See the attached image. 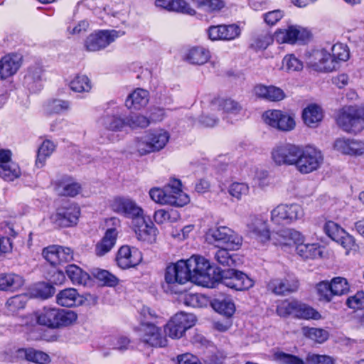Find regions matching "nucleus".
Listing matches in <instances>:
<instances>
[{
  "mask_svg": "<svg viewBox=\"0 0 364 364\" xmlns=\"http://www.w3.org/2000/svg\"><path fill=\"white\" fill-rule=\"evenodd\" d=\"M99 123L105 129L114 132H120L126 127L125 119L117 114H106L100 119Z\"/></svg>",
  "mask_w": 364,
  "mask_h": 364,
  "instance_id": "c9c22d12",
  "label": "nucleus"
},
{
  "mask_svg": "<svg viewBox=\"0 0 364 364\" xmlns=\"http://www.w3.org/2000/svg\"><path fill=\"white\" fill-rule=\"evenodd\" d=\"M181 182L178 179L171 180L164 186V191L168 197L171 198L168 205L183 207L190 202V198L181 188Z\"/></svg>",
  "mask_w": 364,
  "mask_h": 364,
  "instance_id": "6ab92c4d",
  "label": "nucleus"
},
{
  "mask_svg": "<svg viewBox=\"0 0 364 364\" xmlns=\"http://www.w3.org/2000/svg\"><path fill=\"white\" fill-rule=\"evenodd\" d=\"M21 175L19 166L15 161H9L0 171V178L6 181H14Z\"/></svg>",
  "mask_w": 364,
  "mask_h": 364,
  "instance_id": "79ce46f5",
  "label": "nucleus"
},
{
  "mask_svg": "<svg viewBox=\"0 0 364 364\" xmlns=\"http://www.w3.org/2000/svg\"><path fill=\"white\" fill-rule=\"evenodd\" d=\"M338 126L349 133H358L364 129V107H343L336 117Z\"/></svg>",
  "mask_w": 364,
  "mask_h": 364,
  "instance_id": "20e7f679",
  "label": "nucleus"
},
{
  "mask_svg": "<svg viewBox=\"0 0 364 364\" xmlns=\"http://www.w3.org/2000/svg\"><path fill=\"white\" fill-rule=\"evenodd\" d=\"M196 322L195 316L193 314L185 313L176 314L169 321L168 326L170 328L178 327L183 328L186 332V330L191 328Z\"/></svg>",
  "mask_w": 364,
  "mask_h": 364,
  "instance_id": "58836bf2",
  "label": "nucleus"
},
{
  "mask_svg": "<svg viewBox=\"0 0 364 364\" xmlns=\"http://www.w3.org/2000/svg\"><path fill=\"white\" fill-rule=\"evenodd\" d=\"M299 146L292 144L276 145L271 151V159L277 166H294Z\"/></svg>",
  "mask_w": 364,
  "mask_h": 364,
  "instance_id": "dca6fc26",
  "label": "nucleus"
},
{
  "mask_svg": "<svg viewBox=\"0 0 364 364\" xmlns=\"http://www.w3.org/2000/svg\"><path fill=\"white\" fill-rule=\"evenodd\" d=\"M297 318L303 320L318 321L322 319L323 316L316 309L301 302L299 314L297 315Z\"/></svg>",
  "mask_w": 364,
  "mask_h": 364,
  "instance_id": "49530a36",
  "label": "nucleus"
},
{
  "mask_svg": "<svg viewBox=\"0 0 364 364\" xmlns=\"http://www.w3.org/2000/svg\"><path fill=\"white\" fill-rule=\"evenodd\" d=\"M307 364H334V359L328 355L309 353L306 355Z\"/></svg>",
  "mask_w": 364,
  "mask_h": 364,
  "instance_id": "774afa93",
  "label": "nucleus"
},
{
  "mask_svg": "<svg viewBox=\"0 0 364 364\" xmlns=\"http://www.w3.org/2000/svg\"><path fill=\"white\" fill-rule=\"evenodd\" d=\"M22 64V56L9 54L0 60V79L5 80L15 75Z\"/></svg>",
  "mask_w": 364,
  "mask_h": 364,
  "instance_id": "a878e982",
  "label": "nucleus"
},
{
  "mask_svg": "<svg viewBox=\"0 0 364 364\" xmlns=\"http://www.w3.org/2000/svg\"><path fill=\"white\" fill-rule=\"evenodd\" d=\"M112 210L135 221L144 217V210L134 200L124 197H115L109 203Z\"/></svg>",
  "mask_w": 364,
  "mask_h": 364,
  "instance_id": "2eb2a0df",
  "label": "nucleus"
},
{
  "mask_svg": "<svg viewBox=\"0 0 364 364\" xmlns=\"http://www.w3.org/2000/svg\"><path fill=\"white\" fill-rule=\"evenodd\" d=\"M139 340L145 345L151 347H164L166 338L163 336L160 327L151 322H141L137 328Z\"/></svg>",
  "mask_w": 364,
  "mask_h": 364,
  "instance_id": "4468645a",
  "label": "nucleus"
},
{
  "mask_svg": "<svg viewBox=\"0 0 364 364\" xmlns=\"http://www.w3.org/2000/svg\"><path fill=\"white\" fill-rule=\"evenodd\" d=\"M142 259L141 251L129 245L122 246L118 250L116 255L117 264L123 269L136 267L141 262Z\"/></svg>",
  "mask_w": 364,
  "mask_h": 364,
  "instance_id": "a211bd4d",
  "label": "nucleus"
},
{
  "mask_svg": "<svg viewBox=\"0 0 364 364\" xmlns=\"http://www.w3.org/2000/svg\"><path fill=\"white\" fill-rule=\"evenodd\" d=\"M80 208L73 203H66L58 208L50 216L52 224L59 228H68L77 223Z\"/></svg>",
  "mask_w": 364,
  "mask_h": 364,
  "instance_id": "9b49d317",
  "label": "nucleus"
},
{
  "mask_svg": "<svg viewBox=\"0 0 364 364\" xmlns=\"http://www.w3.org/2000/svg\"><path fill=\"white\" fill-rule=\"evenodd\" d=\"M302 333L306 337L318 343H322L328 338V333L322 328L304 327Z\"/></svg>",
  "mask_w": 364,
  "mask_h": 364,
  "instance_id": "a18cd8bd",
  "label": "nucleus"
},
{
  "mask_svg": "<svg viewBox=\"0 0 364 364\" xmlns=\"http://www.w3.org/2000/svg\"><path fill=\"white\" fill-rule=\"evenodd\" d=\"M126 126L135 128H145L149 125V120L147 117L140 114H132L125 119Z\"/></svg>",
  "mask_w": 364,
  "mask_h": 364,
  "instance_id": "bf43d9fd",
  "label": "nucleus"
},
{
  "mask_svg": "<svg viewBox=\"0 0 364 364\" xmlns=\"http://www.w3.org/2000/svg\"><path fill=\"white\" fill-rule=\"evenodd\" d=\"M295 127L296 122L294 117L280 110V117L277 129L282 132H290L293 130Z\"/></svg>",
  "mask_w": 364,
  "mask_h": 364,
  "instance_id": "864d4df0",
  "label": "nucleus"
},
{
  "mask_svg": "<svg viewBox=\"0 0 364 364\" xmlns=\"http://www.w3.org/2000/svg\"><path fill=\"white\" fill-rule=\"evenodd\" d=\"M298 288V280L290 275L284 278L273 279L268 284V289L277 295L294 292L297 291Z\"/></svg>",
  "mask_w": 364,
  "mask_h": 364,
  "instance_id": "5701e85b",
  "label": "nucleus"
},
{
  "mask_svg": "<svg viewBox=\"0 0 364 364\" xmlns=\"http://www.w3.org/2000/svg\"><path fill=\"white\" fill-rule=\"evenodd\" d=\"M273 360L279 364H306L301 358L282 351L274 353Z\"/></svg>",
  "mask_w": 364,
  "mask_h": 364,
  "instance_id": "6e6d98bb",
  "label": "nucleus"
},
{
  "mask_svg": "<svg viewBox=\"0 0 364 364\" xmlns=\"http://www.w3.org/2000/svg\"><path fill=\"white\" fill-rule=\"evenodd\" d=\"M149 195L151 199L158 204L166 205V203H171V198L166 196L164 187H154L151 188Z\"/></svg>",
  "mask_w": 364,
  "mask_h": 364,
  "instance_id": "e2e57ef3",
  "label": "nucleus"
},
{
  "mask_svg": "<svg viewBox=\"0 0 364 364\" xmlns=\"http://www.w3.org/2000/svg\"><path fill=\"white\" fill-rule=\"evenodd\" d=\"M290 228L282 229L274 232L272 236L271 235V240L275 245L281 247H289L290 246V238H289Z\"/></svg>",
  "mask_w": 364,
  "mask_h": 364,
  "instance_id": "4d7b16f0",
  "label": "nucleus"
},
{
  "mask_svg": "<svg viewBox=\"0 0 364 364\" xmlns=\"http://www.w3.org/2000/svg\"><path fill=\"white\" fill-rule=\"evenodd\" d=\"M117 237L115 228L107 230L103 237L95 245V253L102 257L108 253L114 246Z\"/></svg>",
  "mask_w": 364,
  "mask_h": 364,
  "instance_id": "2f4dec72",
  "label": "nucleus"
},
{
  "mask_svg": "<svg viewBox=\"0 0 364 364\" xmlns=\"http://www.w3.org/2000/svg\"><path fill=\"white\" fill-rule=\"evenodd\" d=\"M336 151L350 156H359L364 154V141L348 138H338L333 143Z\"/></svg>",
  "mask_w": 364,
  "mask_h": 364,
  "instance_id": "4be33fe9",
  "label": "nucleus"
},
{
  "mask_svg": "<svg viewBox=\"0 0 364 364\" xmlns=\"http://www.w3.org/2000/svg\"><path fill=\"white\" fill-rule=\"evenodd\" d=\"M210 58V53L208 49L200 46H189L184 50L183 60L194 65L205 64Z\"/></svg>",
  "mask_w": 364,
  "mask_h": 364,
  "instance_id": "b1692460",
  "label": "nucleus"
},
{
  "mask_svg": "<svg viewBox=\"0 0 364 364\" xmlns=\"http://www.w3.org/2000/svg\"><path fill=\"white\" fill-rule=\"evenodd\" d=\"M274 37L265 32L257 36L251 43V48L256 51L264 50L273 43Z\"/></svg>",
  "mask_w": 364,
  "mask_h": 364,
  "instance_id": "c03bdc74",
  "label": "nucleus"
},
{
  "mask_svg": "<svg viewBox=\"0 0 364 364\" xmlns=\"http://www.w3.org/2000/svg\"><path fill=\"white\" fill-rule=\"evenodd\" d=\"M36 316L38 324L53 329L69 326L77 320L75 311L56 307H44Z\"/></svg>",
  "mask_w": 364,
  "mask_h": 364,
  "instance_id": "f257e3e1",
  "label": "nucleus"
},
{
  "mask_svg": "<svg viewBox=\"0 0 364 364\" xmlns=\"http://www.w3.org/2000/svg\"><path fill=\"white\" fill-rule=\"evenodd\" d=\"M220 281L225 287L236 291L248 290L255 284L254 280L248 275L235 269L222 271Z\"/></svg>",
  "mask_w": 364,
  "mask_h": 364,
  "instance_id": "f8f14e48",
  "label": "nucleus"
},
{
  "mask_svg": "<svg viewBox=\"0 0 364 364\" xmlns=\"http://www.w3.org/2000/svg\"><path fill=\"white\" fill-rule=\"evenodd\" d=\"M331 292L333 296H341L347 294L350 290V286L346 279L343 277H335L331 281Z\"/></svg>",
  "mask_w": 364,
  "mask_h": 364,
  "instance_id": "8fccbe9b",
  "label": "nucleus"
},
{
  "mask_svg": "<svg viewBox=\"0 0 364 364\" xmlns=\"http://www.w3.org/2000/svg\"><path fill=\"white\" fill-rule=\"evenodd\" d=\"M65 272L74 284L85 286L90 280V275L75 264L67 266Z\"/></svg>",
  "mask_w": 364,
  "mask_h": 364,
  "instance_id": "4c0bfd02",
  "label": "nucleus"
},
{
  "mask_svg": "<svg viewBox=\"0 0 364 364\" xmlns=\"http://www.w3.org/2000/svg\"><path fill=\"white\" fill-rule=\"evenodd\" d=\"M205 241L218 247L237 250L242 244V238L227 226H218L208 229L205 235Z\"/></svg>",
  "mask_w": 364,
  "mask_h": 364,
  "instance_id": "7ed1b4c3",
  "label": "nucleus"
},
{
  "mask_svg": "<svg viewBox=\"0 0 364 364\" xmlns=\"http://www.w3.org/2000/svg\"><path fill=\"white\" fill-rule=\"evenodd\" d=\"M149 95L147 90L137 88L129 94L125 101V105L130 109H140L149 102Z\"/></svg>",
  "mask_w": 364,
  "mask_h": 364,
  "instance_id": "7c9ffc66",
  "label": "nucleus"
},
{
  "mask_svg": "<svg viewBox=\"0 0 364 364\" xmlns=\"http://www.w3.org/2000/svg\"><path fill=\"white\" fill-rule=\"evenodd\" d=\"M125 35L123 30H101L90 33L85 40L84 47L89 52L105 48L117 38Z\"/></svg>",
  "mask_w": 364,
  "mask_h": 364,
  "instance_id": "1a4fd4ad",
  "label": "nucleus"
},
{
  "mask_svg": "<svg viewBox=\"0 0 364 364\" xmlns=\"http://www.w3.org/2000/svg\"><path fill=\"white\" fill-rule=\"evenodd\" d=\"M274 37L275 41L279 44L287 43L294 45L297 42L309 41L311 37V33L306 27L292 24L277 29Z\"/></svg>",
  "mask_w": 364,
  "mask_h": 364,
  "instance_id": "9d476101",
  "label": "nucleus"
},
{
  "mask_svg": "<svg viewBox=\"0 0 364 364\" xmlns=\"http://www.w3.org/2000/svg\"><path fill=\"white\" fill-rule=\"evenodd\" d=\"M169 139L170 134L166 130H152L136 137L134 141V148L139 156H144L162 150Z\"/></svg>",
  "mask_w": 364,
  "mask_h": 364,
  "instance_id": "f03ea898",
  "label": "nucleus"
},
{
  "mask_svg": "<svg viewBox=\"0 0 364 364\" xmlns=\"http://www.w3.org/2000/svg\"><path fill=\"white\" fill-rule=\"evenodd\" d=\"M323 231L332 240L336 241L346 231L338 224L331 220H328L323 225Z\"/></svg>",
  "mask_w": 364,
  "mask_h": 364,
  "instance_id": "5fc2aeb1",
  "label": "nucleus"
},
{
  "mask_svg": "<svg viewBox=\"0 0 364 364\" xmlns=\"http://www.w3.org/2000/svg\"><path fill=\"white\" fill-rule=\"evenodd\" d=\"M316 289L320 301L329 302L332 300L333 295L330 282L322 281L316 284Z\"/></svg>",
  "mask_w": 364,
  "mask_h": 364,
  "instance_id": "052dcab7",
  "label": "nucleus"
},
{
  "mask_svg": "<svg viewBox=\"0 0 364 364\" xmlns=\"http://www.w3.org/2000/svg\"><path fill=\"white\" fill-rule=\"evenodd\" d=\"M331 60L334 63V69L339 68L342 62H346L350 58V50L348 47L343 43H336L331 48Z\"/></svg>",
  "mask_w": 364,
  "mask_h": 364,
  "instance_id": "e433bc0d",
  "label": "nucleus"
},
{
  "mask_svg": "<svg viewBox=\"0 0 364 364\" xmlns=\"http://www.w3.org/2000/svg\"><path fill=\"white\" fill-rule=\"evenodd\" d=\"M56 146V144L50 139L43 140L38 149L36 160V165L38 168H42L45 166L46 160L55 151Z\"/></svg>",
  "mask_w": 364,
  "mask_h": 364,
  "instance_id": "f704fd0d",
  "label": "nucleus"
},
{
  "mask_svg": "<svg viewBox=\"0 0 364 364\" xmlns=\"http://www.w3.org/2000/svg\"><path fill=\"white\" fill-rule=\"evenodd\" d=\"M296 161V169L301 174H309L320 168L323 162V156L320 150L314 146H299Z\"/></svg>",
  "mask_w": 364,
  "mask_h": 364,
  "instance_id": "39448f33",
  "label": "nucleus"
},
{
  "mask_svg": "<svg viewBox=\"0 0 364 364\" xmlns=\"http://www.w3.org/2000/svg\"><path fill=\"white\" fill-rule=\"evenodd\" d=\"M134 228L139 240L148 243H153L156 241L158 230L152 223H147L144 216L134 222Z\"/></svg>",
  "mask_w": 364,
  "mask_h": 364,
  "instance_id": "393cba45",
  "label": "nucleus"
},
{
  "mask_svg": "<svg viewBox=\"0 0 364 364\" xmlns=\"http://www.w3.org/2000/svg\"><path fill=\"white\" fill-rule=\"evenodd\" d=\"M296 252L305 259H313L321 256L320 247L316 243L300 244L296 247Z\"/></svg>",
  "mask_w": 364,
  "mask_h": 364,
  "instance_id": "a19ab883",
  "label": "nucleus"
},
{
  "mask_svg": "<svg viewBox=\"0 0 364 364\" xmlns=\"http://www.w3.org/2000/svg\"><path fill=\"white\" fill-rule=\"evenodd\" d=\"M27 301V296L24 294L16 295L11 297L6 302L8 309L11 312H16L18 310L25 307Z\"/></svg>",
  "mask_w": 364,
  "mask_h": 364,
  "instance_id": "338daca9",
  "label": "nucleus"
},
{
  "mask_svg": "<svg viewBox=\"0 0 364 364\" xmlns=\"http://www.w3.org/2000/svg\"><path fill=\"white\" fill-rule=\"evenodd\" d=\"M70 108V102L63 100H53L48 102L46 109L47 112L50 114L60 113L68 110Z\"/></svg>",
  "mask_w": 364,
  "mask_h": 364,
  "instance_id": "680f3d73",
  "label": "nucleus"
},
{
  "mask_svg": "<svg viewBox=\"0 0 364 364\" xmlns=\"http://www.w3.org/2000/svg\"><path fill=\"white\" fill-rule=\"evenodd\" d=\"M224 41H231L238 38L242 33L240 26L236 23L223 24Z\"/></svg>",
  "mask_w": 364,
  "mask_h": 364,
  "instance_id": "13d9d810",
  "label": "nucleus"
},
{
  "mask_svg": "<svg viewBox=\"0 0 364 364\" xmlns=\"http://www.w3.org/2000/svg\"><path fill=\"white\" fill-rule=\"evenodd\" d=\"M304 210L301 205L296 203H280L270 211V220L274 224H292L301 220Z\"/></svg>",
  "mask_w": 364,
  "mask_h": 364,
  "instance_id": "423d86ee",
  "label": "nucleus"
},
{
  "mask_svg": "<svg viewBox=\"0 0 364 364\" xmlns=\"http://www.w3.org/2000/svg\"><path fill=\"white\" fill-rule=\"evenodd\" d=\"M23 277L14 272L0 273V290L16 291L24 285Z\"/></svg>",
  "mask_w": 364,
  "mask_h": 364,
  "instance_id": "c756f323",
  "label": "nucleus"
},
{
  "mask_svg": "<svg viewBox=\"0 0 364 364\" xmlns=\"http://www.w3.org/2000/svg\"><path fill=\"white\" fill-rule=\"evenodd\" d=\"M279 117L280 110L269 109L262 114V119L265 124L277 129V125L279 124Z\"/></svg>",
  "mask_w": 364,
  "mask_h": 364,
  "instance_id": "0e129e2a",
  "label": "nucleus"
},
{
  "mask_svg": "<svg viewBox=\"0 0 364 364\" xmlns=\"http://www.w3.org/2000/svg\"><path fill=\"white\" fill-rule=\"evenodd\" d=\"M55 300L59 306L71 308L85 305L87 298L74 288H66L56 294Z\"/></svg>",
  "mask_w": 364,
  "mask_h": 364,
  "instance_id": "412c9836",
  "label": "nucleus"
},
{
  "mask_svg": "<svg viewBox=\"0 0 364 364\" xmlns=\"http://www.w3.org/2000/svg\"><path fill=\"white\" fill-rule=\"evenodd\" d=\"M14 356L17 360L36 364H48L50 362V358L47 353L32 348H19L15 351Z\"/></svg>",
  "mask_w": 364,
  "mask_h": 364,
  "instance_id": "bb28decb",
  "label": "nucleus"
},
{
  "mask_svg": "<svg viewBox=\"0 0 364 364\" xmlns=\"http://www.w3.org/2000/svg\"><path fill=\"white\" fill-rule=\"evenodd\" d=\"M193 4L204 13L215 16L226 7L225 0H191Z\"/></svg>",
  "mask_w": 364,
  "mask_h": 364,
  "instance_id": "473e14b6",
  "label": "nucleus"
},
{
  "mask_svg": "<svg viewBox=\"0 0 364 364\" xmlns=\"http://www.w3.org/2000/svg\"><path fill=\"white\" fill-rule=\"evenodd\" d=\"M305 63L308 68L318 73L335 71L334 63L331 60V53L327 50H314L305 54Z\"/></svg>",
  "mask_w": 364,
  "mask_h": 364,
  "instance_id": "ddd939ff",
  "label": "nucleus"
},
{
  "mask_svg": "<svg viewBox=\"0 0 364 364\" xmlns=\"http://www.w3.org/2000/svg\"><path fill=\"white\" fill-rule=\"evenodd\" d=\"M184 260L171 264L166 269L163 287L166 291L177 293V287L191 281Z\"/></svg>",
  "mask_w": 364,
  "mask_h": 364,
  "instance_id": "0eeeda50",
  "label": "nucleus"
},
{
  "mask_svg": "<svg viewBox=\"0 0 364 364\" xmlns=\"http://www.w3.org/2000/svg\"><path fill=\"white\" fill-rule=\"evenodd\" d=\"M228 192L232 197L240 200L248 195L250 187L245 183L235 182L229 186Z\"/></svg>",
  "mask_w": 364,
  "mask_h": 364,
  "instance_id": "603ef678",
  "label": "nucleus"
},
{
  "mask_svg": "<svg viewBox=\"0 0 364 364\" xmlns=\"http://www.w3.org/2000/svg\"><path fill=\"white\" fill-rule=\"evenodd\" d=\"M210 304L215 311L227 317L232 316L235 311V304L228 296H220L215 298Z\"/></svg>",
  "mask_w": 364,
  "mask_h": 364,
  "instance_id": "72a5a7b5",
  "label": "nucleus"
},
{
  "mask_svg": "<svg viewBox=\"0 0 364 364\" xmlns=\"http://www.w3.org/2000/svg\"><path fill=\"white\" fill-rule=\"evenodd\" d=\"M212 112H218L224 115V117H233L241 114L242 105L237 101L231 99H215L210 104Z\"/></svg>",
  "mask_w": 364,
  "mask_h": 364,
  "instance_id": "aec40b11",
  "label": "nucleus"
},
{
  "mask_svg": "<svg viewBox=\"0 0 364 364\" xmlns=\"http://www.w3.org/2000/svg\"><path fill=\"white\" fill-rule=\"evenodd\" d=\"M246 232L251 238L261 244L265 245L271 240L270 227L264 215H250L246 221Z\"/></svg>",
  "mask_w": 364,
  "mask_h": 364,
  "instance_id": "6e6552de",
  "label": "nucleus"
},
{
  "mask_svg": "<svg viewBox=\"0 0 364 364\" xmlns=\"http://www.w3.org/2000/svg\"><path fill=\"white\" fill-rule=\"evenodd\" d=\"M297 318L303 320L318 321L322 319L323 316L316 309L301 302L299 314L297 315Z\"/></svg>",
  "mask_w": 364,
  "mask_h": 364,
  "instance_id": "de8ad7c7",
  "label": "nucleus"
},
{
  "mask_svg": "<svg viewBox=\"0 0 364 364\" xmlns=\"http://www.w3.org/2000/svg\"><path fill=\"white\" fill-rule=\"evenodd\" d=\"M343 249L346 250V254L348 255L351 251L355 250L356 248V244L355 239L353 236L345 231L341 236L340 238L335 241Z\"/></svg>",
  "mask_w": 364,
  "mask_h": 364,
  "instance_id": "69168bd1",
  "label": "nucleus"
},
{
  "mask_svg": "<svg viewBox=\"0 0 364 364\" xmlns=\"http://www.w3.org/2000/svg\"><path fill=\"white\" fill-rule=\"evenodd\" d=\"M324 112L321 107L316 104H310L302 112L304 124L309 127H316L323 120Z\"/></svg>",
  "mask_w": 364,
  "mask_h": 364,
  "instance_id": "c85d7f7f",
  "label": "nucleus"
},
{
  "mask_svg": "<svg viewBox=\"0 0 364 364\" xmlns=\"http://www.w3.org/2000/svg\"><path fill=\"white\" fill-rule=\"evenodd\" d=\"M180 218V214L177 210L159 209L154 213V221L159 225L166 223H176Z\"/></svg>",
  "mask_w": 364,
  "mask_h": 364,
  "instance_id": "37998d69",
  "label": "nucleus"
},
{
  "mask_svg": "<svg viewBox=\"0 0 364 364\" xmlns=\"http://www.w3.org/2000/svg\"><path fill=\"white\" fill-rule=\"evenodd\" d=\"M190 274L191 282L200 283L201 279H207L209 276L210 264L205 257L199 255H193L187 260H184Z\"/></svg>",
  "mask_w": 364,
  "mask_h": 364,
  "instance_id": "f3484780",
  "label": "nucleus"
},
{
  "mask_svg": "<svg viewBox=\"0 0 364 364\" xmlns=\"http://www.w3.org/2000/svg\"><path fill=\"white\" fill-rule=\"evenodd\" d=\"M81 189L79 183L75 182H62L56 187V192L58 195L63 196H75L77 195Z\"/></svg>",
  "mask_w": 364,
  "mask_h": 364,
  "instance_id": "09e8293b",
  "label": "nucleus"
},
{
  "mask_svg": "<svg viewBox=\"0 0 364 364\" xmlns=\"http://www.w3.org/2000/svg\"><path fill=\"white\" fill-rule=\"evenodd\" d=\"M155 6L169 11H176L194 16L196 11L184 0H156Z\"/></svg>",
  "mask_w": 364,
  "mask_h": 364,
  "instance_id": "cd10ccee",
  "label": "nucleus"
},
{
  "mask_svg": "<svg viewBox=\"0 0 364 364\" xmlns=\"http://www.w3.org/2000/svg\"><path fill=\"white\" fill-rule=\"evenodd\" d=\"M303 63L294 55H287L282 60V69L287 72H295L302 70Z\"/></svg>",
  "mask_w": 364,
  "mask_h": 364,
  "instance_id": "3c124183",
  "label": "nucleus"
},
{
  "mask_svg": "<svg viewBox=\"0 0 364 364\" xmlns=\"http://www.w3.org/2000/svg\"><path fill=\"white\" fill-rule=\"evenodd\" d=\"M70 90L77 93H88L92 85L90 78L85 75H77L70 82Z\"/></svg>",
  "mask_w": 364,
  "mask_h": 364,
  "instance_id": "ea45409f",
  "label": "nucleus"
}]
</instances>
